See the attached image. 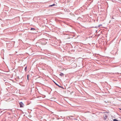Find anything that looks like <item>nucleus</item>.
Masks as SVG:
<instances>
[{"mask_svg":"<svg viewBox=\"0 0 121 121\" xmlns=\"http://www.w3.org/2000/svg\"><path fill=\"white\" fill-rule=\"evenodd\" d=\"M105 114L103 116L104 117V120H106L107 117L108 116V112H104Z\"/></svg>","mask_w":121,"mask_h":121,"instance_id":"1","label":"nucleus"},{"mask_svg":"<svg viewBox=\"0 0 121 121\" xmlns=\"http://www.w3.org/2000/svg\"><path fill=\"white\" fill-rule=\"evenodd\" d=\"M19 104L20 107H23L24 105V104L22 102L19 103Z\"/></svg>","mask_w":121,"mask_h":121,"instance_id":"2","label":"nucleus"},{"mask_svg":"<svg viewBox=\"0 0 121 121\" xmlns=\"http://www.w3.org/2000/svg\"><path fill=\"white\" fill-rule=\"evenodd\" d=\"M55 5V4H53L52 5H49V7H52V6H54Z\"/></svg>","mask_w":121,"mask_h":121,"instance_id":"3","label":"nucleus"},{"mask_svg":"<svg viewBox=\"0 0 121 121\" xmlns=\"http://www.w3.org/2000/svg\"><path fill=\"white\" fill-rule=\"evenodd\" d=\"M60 75L62 77L64 75V74L62 73H61L60 74Z\"/></svg>","mask_w":121,"mask_h":121,"instance_id":"4","label":"nucleus"},{"mask_svg":"<svg viewBox=\"0 0 121 121\" xmlns=\"http://www.w3.org/2000/svg\"><path fill=\"white\" fill-rule=\"evenodd\" d=\"M35 30V29L34 28H31V29H30V30Z\"/></svg>","mask_w":121,"mask_h":121,"instance_id":"5","label":"nucleus"},{"mask_svg":"<svg viewBox=\"0 0 121 121\" xmlns=\"http://www.w3.org/2000/svg\"><path fill=\"white\" fill-rule=\"evenodd\" d=\"M56 84V85H57V86H58L59 87H60V88H62V87L60 86H59V85H58V84Z\"/></svg>","mask_w":121,"mask_h":121,"instance_id":"6","label":"nucleus"},{"mask_svg":"<svg viewBox=\"0 0 121 121\" xmlns=\"http://www.w3.org/2000/svg\"><path fill=\"white\" fill-rule=\"evenodd\" d=\"M113 121H119L118 120L116 119H114L113 120Z\"/></svg>","mask_w":121,"mask_h":121,"instance_id":"7","label":"nucleus"},{"mask_svg":"<svg viewBox=\"0 0 121 121\" xmlns=\"http://www.w3.org/2000/svg\"><path fill=\"white\" fill-rule=\"evenodd\" d=\"M26 69H27V67H25V69H24V70L25 71H26Z\"/></svg>","mask_w":121,"mask_h":121,"instance_id":"8","label":"nucleus"},{"mask_svg":"<svg viewBox=\"0 0 121 121\" xmlns=\"http://www.w3.org/2000/svg\"><path fill=\"white\" fill-rule=\"evenodd\" d=\"M102 24H100L98 26L99 27H100V26H102Z\"/></svg>","mask_w":121,"mask_h":121,"instance_id":"9","label":"nucleus"},{"mask_svg":"<svg viewBox=\"0 0 121 121\" xmlns=\"http://www.w3.org/2000/svg\"><path fill=\"white\" fill-rule=\"evenodd\" d=\"M27 79H28V75H27Z\"/></svg>","mask_w":121,"mask_h":121,"instance_id":"10","label":"nucleus"},{"mask_svg":"<svg viewBox=\"0 0 121 121\" xmlns=\"http://www.w3.org/2000/svg\"><path fill=\"white\" fill-rule=\"evenodd\" d=\"M112 19H114V18L113 17H112Z\"/></svg>","mask_w":121,"mask_h":121,"instance_id":"11","label":"nucleus"},{"mask_svg":"<svg viewBox=\"0 0 121 121\" xmlns=\"http://www.w3.org/2000/svg\"><path fill=\"white\" fill-rule=\"evenodd\" d=\"M119 109L121 111V108H120Z\"/></svg>","mask_w":121,"mask_h":121,"instance_id":"12","label":"nucleus"},{"mask_svg":"<svg viewBox=\"0 0 121 121\" xmlns=\"http://www.w3.org/2000/svg\"><path fill=\"white\" fill-rule=\"evenodd\" d=\"M46 44V43H44V45L45 44Z\"/></svg>","mask_w":121,"mask_h":121,"instance_id":"13","label":"nucleus"}]
</instances>
